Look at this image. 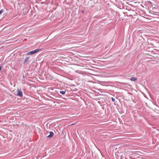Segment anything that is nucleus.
Returning <instances> with one entry per match:
<instances>
[{
    "mask_svg": "<svg viewBox=\"0 0 159 159\" xmlns=\"http://www.w3.org/2000/svg\"><path fill=\"white\" fill-rule=\"evenodd\" d=\"M40 49H36L34 50L31 51L29 52H27L26 55H32L33 54H34L37 52H38L40 50Z\"/></svg>",
    "mask_w": 159,
    "mask_h": 159,
    "instance_id": "nucleus-1",
    "label": "nucleus"
},
{
    "mask_svg": "<svg viewBox=\"0 0 159 159\" xmlns=\"http://www.w3.org/2000/svg\"><path fill=\"white\" fill-rule=\"evenodd\" d=\"M60 93L61 94L63 95H64L66 93V91L65 90H61L60 91Z\"/></svg>",
    "mask_w": 159,
    "mask_h": 159,
    "instance_id": "nucleus-6",
    "label": "nucleus"
},
{
    "mask_svg": "<svg viewBox=\"0 0 159 159\" xmlns=\"http://www.w3.org/2000/svg\"><path fill=\"white\" fill-rule=\"evenodd\" d=\"M30 57H27L25 59L24 62H23V64L24 65H26L27 64L29 63V60L30 59Z\"/></svg>",
    "mask_w": 159,
    "mask_h": 159,
    "instance_id": "nucleus-3",
    "label": "nucleus"
},
{
    "mask_svg": "<svg viewBox=\"0 0 159 159\" xmlns=\"http://www.w3.org/2000/svg\"><path fill=\"white\" fill-rule=\"evenodd\" d=\"M111 99L112 102H114L115 101V99L114 98H112Z\"/></svg>",
    "mask_w": 159,
    "mask_h": 159,
    "instance_id": "nucleus-9",
    "label": "nucleus"
},
{
    "mask_svg": "<svg viewBox=\"0 0 159 159\" xmlns=\"http://www.w3.org/2000/svg\"><path fill=\"white\" fill-rule=\"evenodd\" d=\"M81 12L82 13H84V10H82Z\"/></svg>",
    "mask_w": 159,
    "mask_h": 159,
    "instance_id": "nucleus-11",
    "label": "nucleus"
},
{
    "mask_svg": "<svg viewBox=\"0 0 159 159\" xmlns=\"http://www.w3.org/2000/svg\"><path fill=\"white\" fill-rule=\"evenodd\" d=\"M49 134L47 137V138H52L54 135V133L53 132L50 131L49 132Z\"/></svg>",
    "mask_w": 159,
    "mask_h": 159,
    "instance_id": "nucleus-4",
    "label": "nucleus"
},
{
    "mask_svg": "<svg viewBox=\"0 0 159 159\" xmlns=\"http://www.w3.org/2000/svg\"><path fill=\"white\" fill-rule=\"evenodd\" d=\"M4 10L3 9H2L0 10V15L1 14L3 11Z\"/></svg>",
    "mask_w": 159,
    "mask_h": 159,
    "instance_id": "nucleus-8",
    "label": "nucleus"
},
{
    "mask_svg": "<svg viewBox=\"0 0 159 159\" xmlns=\"http://www.w3.org/2000/svg\"><path fill=\"white\" fill-rule=\"evenodd\" d=\"M137 80V78L134 77H132L130 79V80L132 81H135Z\"/></svg>",
    "mask_w": 159,
    "mask_h": 159,
    "instance_id": "nucleus-5",
    "label": "nucleus"
},
{
    "mask_svg": "<svg viewBox=\"0 0 159 159\" xmlns=\"http://www.w3.org/2000/svg\"><path fill=\"white\" fill-rule=\"evenodd\" d=\"M148 2L149 4H152V2L150 1H148Z\"/></svg>",
    "mask_w": 159,
    "mask_h": 159,
    "instance_id": "nucleus-10",
    "label": "nucleus"
},
{
    "mask_svg": "<svg viewBox=\"0 0 159 159\" xmlns=\"http://www.w3.org/2000/svg\"><path fill=\"white\" fill-rule=\"evenodd\" d=\"M17 93L16 94L17 95L19 96L20 97H22L23 96L22 92L20 90L18 89L17 90Z\"/></svg>",
    "mask_w": 159,
    "mask_h": 159,
    "instance_id": "nucleus-2",
    "label": "nucleus"
},
{
    "mask_svg": "<svg viewBox=\"0 0 159 159\" xmlns=\"http://www.w3.org/2000/svg\"><path fill=\"white\" fill-rule=\"evenodd\" d=\"M120 76L121 77H124V78H125L126 77V76L124 74L120 75Z\"/></svg>",
    "mask_w": 159,
    "mask_h": 159,
    "instance_id": "nucleus-7",
    "label": "nucleus"
}]
</instances>
